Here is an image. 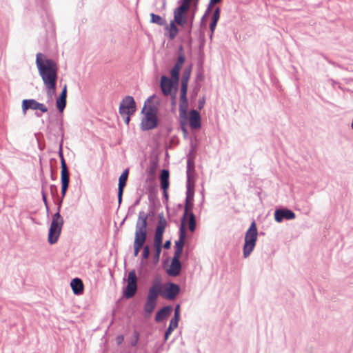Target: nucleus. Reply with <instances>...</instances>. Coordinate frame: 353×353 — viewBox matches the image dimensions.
Segmentation results:
<instances>
[{
	"mask_svg": "<svg viewBox=\"0 0 353 353\" xmlns=\"http://www.w3.org/2000/svg\"><path fill=\"white\" fill-rule=\"evenodd\" d=\"M123 340V336H121L117 337V341L119 343H120Z\"/></svg>",
	"mask_w": 353,
	"mask_h": 353,
	"instance_id": "bf43d9fd",
	"label": "nucleus"
},
{
	"mask_svg": "<svg viewBox=\"0 0 353 353\" xmlns=\"http://www.w3.org/2000/svg\"><path fill=\"white\" fill-rule=\"evenodd\" d=\"M194 14L193 13L190 19H192V21H193L194 20Z\"/></svg>",
	"mask_w": 353,
	"mask_h": 353,
	"instance_id": "69168bd1",
	"label": "nucleus"
},
{
	"mask_svg": "<svg viewBox=\"0 0 353 353\" xmlns=\"http://www.w3.org/2000/svg\"><path fill=\"white\" fill-rule=\"evenodd\" d=\"M149 254H150L149 247L148 245H146L143 248V254H142L143 258L144 259H147L149 256Z\"/></svg>",
	"mask_w": 353,
	"mask_h": 353,
	"instance_id": "e433bc0d",
	"label": "nucleus"
},
{
	"mask_svg": "<svg viewBox=\"0 0 353 353\" xmlns=\"http://www.w3.org/2000/svg\"><path fill=\"white\" fill-rule=\"evenodd\" d=\"M187 23H188L189 32H190L192 28V24H193L192 19H190L189 21H188Z\"/></svg>",
	"mask_w": 353,
	"mask_h": 353,
	"instance_id": "8fccbe9b",
	"label": "nucleus"
},
{
	"mask_svg": "<svg viewBox=\"0 0 353 353\" xmlns=\"http://www.w3.org/2000/svg\"><path fill=\"white\" fill-rule=\"evenodd\" d=\"M178 84L179 81H175L172 77L170 79L165 75H162L161 77L160 87L165 96L171 95L172 88L176 89Z\"/></svg>",
	"mask_w": 353,
	"mask_h": 353,
	"instance_id": "9d476101",
	"label": "nucleus"
},
{
	"mask_svg": "<svg viewBox=\"0 0 353 353\" xmlns=\"http://www.w3.org/2000/svg\"><path fill=\"white\" fill-rule=\"evenodd\" d=\"M159 221H165L164 219H163V214H160L159 215Z\"/></svg>",
	"mask_w": 353,
	"mask_h": 353,
	"instance_id": "e2e57ef3",
	"label": "nucleus"
},
{
	"mask_svg": "<svg viewBox=\"0 0 353 353\" xmlns=\"http://www.w3.org/2000/svg\"><path fill=\"white\" fill-rule=\"evenodd\" d=\"M157 210V203L152 195H149L148 201L142 205L137 221H152Z\"/></svg>",
	"mask_w": 353,
	"mask_h": 353,
	"instance_id": "423d86ee",
	"label": "nucleus"
},
{
	"mask_svg": "<svg viewBox=\"0 0 353 353\" xmlns=\"http://www.w3.org/2000/svg\"><path fill=\"white\" fill-rule=\"evenodd\" d=\"M140 201H141V198L139 197V199H137L135 202L134 203V204L129 208V212H130V210H135L136 209V206L138 205L139 203H140Z\"/></svg>",
	"mask_w": 353,
	"mask_h": 353,
	"instance_id": "c03bdc74",
	"label": "nucleus"
},
{
	"mask_svg": "<svg viewBox=\"0 0 353 353\" xmlns=\"http://www.w3.org/2000/svg\"><path fill=\"white\" fill-rule=\"evenodd\" d=\"M170 245H171L170 241H165V243H164V245H163V246H164V248H165V249H168V248H170Z\"/></svg>",
	"mask_w": 353,
	"mask_h": 353,
	"instance_id": "603ef678",
	"label": "nucleus"
},
{
	"mask_svg": "<svg viewBox=\"0 0 353 353\" xmlns=\"http://www.w3.org/2000/svg\"><path fill=\"white\" fill-rule=\"evenodd\" d=\"M128 174H129L128 169H125L122 172V174L120 175L119 179V185H118V201H119V203H121V202L122 201L123 189L126 185Z\"/></svg>",
	"mask_w": 353,
	"mask_h": 353,
	"instance_id": "a211bd4d",
	"label": "nucleus"
},
{
	"mask_svg": "<svg viewBox=\"0 0 353 353\" xmlns=\"http://www.w3.org/2000/svg\"><path fill=\"white\" fill-rule=\"evenodd\" d=\"M175 103H176V94L174 93V94L172 95V104L173 105H174Z\"/></svg>",
	"mask_w": 353,
	"mask_h": 353,
	"instance_id": "864d4df0",
	"label": "nucleus"
},
{
	"mask_svg": "<svg viewBox=\"0 0 353 353\" xmlns=\"http://www.w3.org/2000/svg\"><path fill=\"white\" fill-rule=\"evenodd\" d=\"M188 102L187 95L180 96L179 112L181 117H185L187 114Z\"/></svg>",
	"mask_w": 353,
	"mask_h": 353,
	"instance_id": "a878e982",
	"label": "nucleus"
},
{
	"mask_svg": "<svg viewBox=\"0 0 353 353\" xmlns=\"http://www.w3.org/2000/svg\"><path fill=\"white\" fill-rule=\"evenodd\" d=\"M155 97V94H153L150 97H149L145 101V103H144V105H145V108H147L148 107L149 103H150L152 101V99Z\"/></svg>",
	"mask_w": 353,
	"mask_h": 353,
	"instance_id": "37998d69",
	"label": "nucleus"
},
{
	"mask_svg": "<svg viewBox=\"0 0 353 353\" xmlns=\"http://www.w3.org/2000/svg\"><path fill=\"white\" fill-rule=\"evenodd\" d=\"M40 110L42 112H46L48 108L43 103H39L34 99H23L22 101V111L26 114L28 110Z\"/></svg>",
	"mask_w": 353,
	"mask_h": 353,
	"instance_id": "9b49d317",
	"label": "nucleus"
},
{
	"mask_svg": "<svg viewBox=\"0 0 353 353\" xmlns=\"http://www.w3.org/2000/svg\"><path fill=\"white\" fill-rule=\"evenodd\" d=\"M188 223V227L190 231L194 232L196 228V222H186V225Z\"/></svg>",
	"mask_w": 353,
	"mask_h": 353,
	"instance_id": "a18cd8bd",
	"label": "nucleus"
},
{
	"mask_svg": "<svg viewBox=\"0 0 353 353\" xmlns=\"http://www.w3.org/2000/svg\"><path fill=\"white\" fill-rule=\"evenodd\" d=\"M137 290V276L134 270L128 273L127 279V286L123 290V296L126 299L134 296Z\"/></svg>",
	"mask_w": 353,
	"mask_h": 353,
	"instance_id": "6e6552de",
	"label": "nucleus"
},
{
	"mask_svg": "<svg viewBox=\"0 0 353 353\" xmlns=\"http://www.w3.org/2000/svg\"><path fill=\"white\" fill-rule=\"evenodd\" d=\"M136 112V103L132 96H125L119 104L120 114H134Z\"/></svg>",
	"mask_w": 353,
	"mask_h": 353,
	"instance_id": "1a4fd4ad",
	"label": "nucleus"
},
{
	"mask_svg": "<svg viewBox=\"0 0 353 353\" xmlns=\"http://www.w3.org/2000/svg\"><path fill=\"white\" fill-rule=\"evenodd\" d=\"M57 188L55 185H50V191L52 194H54V192L57 191Z\"/></svg>",
	"mask_w": 353,
	"mask_h": 353,
	"instance_id": "3c124183",
	"label": "nucleus"
},
{
	"mask_svg": "<svg viewBox=\"0 0 353 353\" xmlns=\"http://www.w3.org/2000/svg\"><path fill=\"white\" fill-rule=\"evenodd\" d=\"M186 12L176 8L174 10L173 21L180 26H184L188 22V16Z\"/></svg>",
	"mask_w": 353,
	"mask_h": 353,
	"instance_id": "6ab92c4d",
	"label": "nucleus"
},
{
	"mask_svg": "<svg viewBox=\"0 0 353 353\" xmlns=\"http://www.w3.org/2000/svg\"><path fill=\"white\" fill-rule=\"evenodd\" d=\"M161 286L160 283H154L150 288L147 296L146 302L144 305V312L150 316L154 311L156 305L157 297L161 294Z\"/></svg>",
	"mask_w": 353,
	"mask_h": 353,
	"instance_id": "0eeeda50",
	"label": "nucleus"
},
{
	"mask_svg": "<svg viewBox=\"0 0 353 353\" xmlns=\"http://www.w3.org/2000/svg\"><path fill=\"white\" fill-rule=\"evenodd\" d=\"M59 157L61 160V167L64 166V165H66L63 154V150H62V143H61L59 146Z\"/></svg>",
	"mask_w": 353,
	"mask_h": 353,
	"instance_id": "f704fd0d",
	"label": "nucleus"
},
{
	"mask_svg": "<svg viewBox=\"0 0 353 353\" xmlns=\"http://www.w3.org/2000/svg\"><path fill=\"white\" fill-rule=\"evenodd\" d=\"M186 222H181L180 226V236L179 240L175 242V252L174 255L181 256L184 245V241L186 236Z\"/></svg>",
	"mask_w": 353,
	"mask_h": 353,
	"instance_id": "ddd939ff",
	"label": "nucleus"
},
{
	"mask_svg": "<svg viewBox=\"0 0 353 353\" xmlns=\"http://www.w3.org/2000/svg\"><path fill=\"white\" fill-rule=\"evenodd\" d=\"M160 224L157 227L154 236V246L159 247V245H162L163 234L165 230V225H163V222H159Z\"/></svg>",
	"mask_w": 353,
	"mask_h": 353,
	"instance_id": "5701e85b",
	"label": "nucleus"
},
{
	"mask_svg": "<svg viewBox=\"0 0 353 353\" xmlns=\"http://www.w3.org/2000/svg\"><path fill=\"white\" fill-rule=\"evenodd\" d=\"M60 217V214L59 212H57L54 214L53 219L52 221H56L57 218Z\"/></svg>",
	"mask_w": 353,
	"mask_h": 353,
	"instance_id": "6e6d98bb",
	"label": "nucleus"
},
{
	"mask_svg": "<svg viewBox=\"0 0 353 353\" xmlns=\"http://www.w3.org/2000/svg\"><path fill=\"white\" fill-rule=\"evenodd\" d=\"M186 188L185 205L180 221H196L195 216L192 212L194 194V182L187 181Z\"/></svg>",
	"mask_w": 353,
	"mask_h": 353,
	"instance_id": "7ed1b4c3",
	"label": "nucleus"
},
{
	"mask_svg": "<svg viewBox=\"0 0 353 353\" xmlns=\"http://www.w3.org/2000/svg\"><path fill=\"white\" fill-rule=\"evenodd\" d=\"M188 85L181 84L180 96L187 95Z\"/></svg>",
	"mask_w": 353,
	"mask_h": 353,
	"instance_id": "c9c22d12",
	"label": "nucleus"
},
{
	"mask_svg": "<svg viewBox=\"0 0 353 353\" xmlns=\"http://www.w3.org/2000/svg\"><path fill=\"white\" fill-rule=\"evenodd\" d=\"M185 61V57L183 53H180L179 54L176 63L172 68V69L170 71V75L171 77L175 81H179V74L180 70L181 69V67L183 64L184 63Z\"/></svg>",
	"mask_w": 353,
	"mask_h": 353,
	"instance_id": "f3484780",
	"label": "nucleus"
},
{
	"mask_svg": "<svg viewBox=\"0 0 353 353\" xmlns=\"http://www.w3.org/2000/svg\"><path fill=\"white\" fill-rule=\"evenodd\" d=\"M258 232L254 222H252L249 229L247 230L245 236V243L243 246V256L247 258L253 251L257 240Z\"/></svg>",
	"mask_w": 353,
	"mask_h": 353,
	"instance_id": "20e7f679",
	"label": "nucleus"
},
{
	"mask_svg": "<svg viewBox=\"0 0 353 353\" xmlns=\"http://www.w3.org/2000/svg\"><path fill=\"white\" fill-rule=\"evenodd\" d=\"M208 16V14H207L206 12H205V14H203V16L201 18V22H203L204 20L205 19V18Z\"/></svg>",
	"mask_w": 353,
	"mask_h": 353,
	"instance_id": "13d9d810",
	"label": "nucleus"
},
{
	"mask_svg": "<svg viewBox=\"0 0 353 353\" xmlns=\"http://www.w3.org/2000/svg\"><path fill=\"white\" fill-rule=\"evenodd\" d=\"M70 286L72 289L74 294H81L83 292V283L79 278H75L72 280Z\"/></svg>",
	"mask_w": 353,
	"mask_h": 353,
	"instance_id": "b1692460",
	"label": "nucleus"
},
{
	"mask_svg": "<svg viewBox=\"0 0 353 353\" xmlns=\"http://www.w3.org/2000/svg\"><path fill=\"white\" fill-rule=\"evenodd\" d=\"M42 196H43V199L44 202L46 203V196L43 192H42Z\"/></svg>",
	"mask_w": 353,
	"mask_h": 353,
	"instance_id": "680f3d73",
	"label": "nucleus"
},
{
	"mask_svg": "<svg viewBox=\"0 0 353 353\" xmlns=\"http://www.w3.org/2000/svg\"><path fill=\"white\" fill-rule=\"evenodd\" d=\"M155 248V250H156V254H155V256H154V259L158 261L159 259V256H160V253H161V245H159V247H154Z\"/></svg>",
	"mask_w": 353,
	"mask_h": 353,
	"instance_id": "4c0bfd02",
	"label": "nucleus"
},
{
	"mask_svg": "<svg viewBox=\"0 0 353 353\" xmlns=\"http://www.w3.org/2000/svg\"><path fill=\"white\" fill-rule=\"evenodd\" d=\"M191 1L192 0H182L181 5L178 6L177 8L188 12L190 7Z\"/></svg>",
	"mask_w": 353,
	"mask_h": 353,
	"instance_id": "72a5a7b5",
	"label": "nucleus"
},
{
	"mask_svg": "<svg viewBox=\"0 0 353 353\" xmlns=\"http://www.w3.org/2000/svg\"><path fill=\"white\" fill-rule=\"evenodd\" d=\"M220 14H221V10L219 7L216 8L214 12H213V14H212V19H211V22L210 23V32H211V34L210 35V38L212 39V36H213V34H214V32L216 29V25H217V22L220 18Z\"/></svg>",
	"mask_w": 353,
	"mask_h": 353,
	"instance_id": "4be33fe9",
	"label": "nucleus"
},
{
	"mask_svg": "<svg viewBox=\"0 0 353 353\" xmlns=\"http://www.w3.org/2000/svg\"><path fill=\"white\" fill-rule=\"evenodd\" d=\"M36 65L39 75L45 85L47 96L50 99H52L53 95L56 93L57 80V63L51 59L45 58L44 55L39 52L37 54Z\"/></svg>",
	"mask_w": 353,
	"mask_h": 353,
	"instance_id": "f257e3e1",
	"label": "nucleus"
},
{
	"mask_svg": "<svg viewBox=\"0 0 353 353\" xmlns=\"http://www.w3.org/2000/svg\"><path fill=\"white\" fill-rule=\"evenodd\" d=\"M178 319L172 318L170 322V325L168 328L167 329L165 334V340L167 341L168 339L169 336L171 334L172 331L178 327Z\"/></svg>",
	"mask_w": 353,
	"mask_h": 353,
	"instance_id": "c85d7f7f",
	"label": "nucleus"
},
{
	"mask_svg": "<svg viewBox=\"0 0 353 353\" xmlns=\"http://www.w3.org/2000/svg\"><path fill=\"white\" fill-rule=\"evenodd\" d=\"M213 4H211V0L210 1L209 5L208 6V8L205 12L209 14L210 12L212 10V7Z\"/></svg>",
	"mask_w": 353,
	"mask_h": 353,
	"instance_id": "09e8293b",
	"label": "nucleus"
},
{
	"mask_svg": "<svg viewBox=\"0 0 353 353\" xmlns=\"http://www.w3.org/2000/svg\"><path fill=\"white\" fill-rule=\"evenodd\" d=\"M62 223L63 222H51L48 238L50 244H54L58 241L62 229Z\"/></svg>",
	"mask_w": 353,
	"mask_h": 353,
	"instance_id": "f8f14e48",
	"label": "nucleus"
},
{
	"mask_svg": "<svg viewBox=\"0 0 353 353\" xmlns=\"http://www.w3.org/2000/svg\"><path fill=\"white\" fill-rule=\"evenodd\" d=\"M59 97L66 99V98H67V86H66V85H65L63 86V88Z\"/></svg>",
	"mask_w": 353,
	"mask_h": 353,
	"instance_id": "a19ab883",
	"label": "nucleus"
},
{
	"mask_svg": "<svg viewBox=\"0 0 353 353\" xmlns=\"http://www.w3.org/2000/svg\"><path fill=\"white\" fill-rule=\"evenodd\" d=\"M150 22L152 23L157 24L159 26H165L166 20L161 16L154 13L150 14Z\"/></svg>",
	"mask_w": 353,
	"mask_h": 353,
	"instance_id": "c756f323",
	"label": "nucleus"
},
{
	"mask_svg": "<svg viewBox=\"0 0 353 353\" xmlns=\"http://www.w3.org/2000/svg\"><path fill=\"white\" fill-rule=\"evenodd\" d=\"M134 211H135V210H130V212H129V211H128L127 216H130V214H132V213H134Z\"/></svg>",
	"mask_w": 353,
	"mask_h": 353,
	"instance_id": "0e129e2a",
	"label": "nucleus"
},
{
	"mask_svg": "<svg viewBox=\"0 0 353 353\" xmlns=\"http://www.w3.org/2000/svg\"><path fill=\"white\" fill-rule=\"evenodd\" d=\"M179 287L176 284L170 283L164 286V290L161 293L164 298L173 300L179 294Z\"/></svg>",
	"mask_w": 353,
	"mask_h": 353,
	"instance_id": "4468645a",
	"label": "nucleus"
},
{
	"mask_svg": "<svg viewBox=\"0 0 353 353\" xmlns=\"http://www.w3.org/2000/svg\"><path fill=\"white\" fill-rule=\"evenodd\" d=\"M176 24V22L171 21L170 25L165 26V30L169 31L168 37L170 40L175 39L179 33V28Z\"/></svg>",
	"mask_w": 353,
	"mask_h": 353,
	"instance_id": "cd10ccee",
	"label": "nucleus"
},
{
	"mask_svg": "<svg viewBox=\"0 0 353 353\" xmlns=\"http://www.w3.org/2000/svg\"><path fill=\"white\" fill-rule=\"evenodd\" d=\"M194 161L188 159V161H187V170H186L187 181H189V182H192L193 181L191 179V172H194Z\"/></svg>",
	"mask_w": 353,
	"mask_h": 353,
	"instance_id": "2f4dec72",
	"label": "nucleus"
},
{
	"mask_svg": "<svg viewBox=\"0 0 353 353\" xmlns=\"http://www.w3.org/2000/svg\"><path fill=\"white\" fill-rule=\"evenodd\" d=\"M123 117L124 122L126 125H128L130 121V116L132 114H120Z\"/></svg>",
	"mask_w": 353,
	"mask_h": 353,
	"instance_id": "79ce46f5",
	"label": "nucleus"
},
{
	"mask_svg": "<svg viewBox=\"0 0 353 353\" xmlns=\"http://www.w3.org/2000/svg\"><path fill=\"white\" fill-rule=\"evenodd\" d=\"M196 1H198L199 0H196Z\"/></svg>",
	"mask_w": 353,
	"mask_h": 353,
	"instance_id": "774afa93",
	"label": "nucleus"
},
{
	"mask_svg": "<svg viewBox=\"0 0 353 353\" xmlns=\"http://www.w3.org/2000/svg\"><path fill=\"white\" fill-rule=\"evenodd\" d=\"M181 128H182V131L184 133V134H186L188 132L186 128L184 126H183Z\"/></svg>",
	"mask_w": 353,
	"mask_h": 353,
	"instance_id": "052dcab7",
	"label": "nucleus"
},
{
	"mask_svg": "<svg viewBox=\"0 0 353 353\" xmlns=\"http://www.w3.org/2000/svg\"><path fill=\"white\" fill-rule=\"evenodd\" d=\"M205 103V98L204 97L199 99V101H198V108L199 110H201L204 107Z\"/></svg>",
	"mask_w": 353,
	"mask_h": 353,
	"instance_id": "58836bf2",
	"label": "nucleus"
},
{
	"mask_svg": "<svg viewBox=\"0 0 353 353\" xmlns=\"http://www.w3.org/2000/svg\"><path fill=\"white\" fill-rule=\"evenodd\" d=\"M189 123L192 129H198L201 128V116L199 112L196 110H192L189 112Z\"/></svg>",
	"mask_w": 353,
	"mask_h": 353,
	"instance_id": "412c9836",
	"label": "nucleus"
},
{
	"mask_svg": "<svg viewBox=\"0 0 353 353\" xmlns=\"http://www.w3.org/2000/svg\"><path fill=\"white\" fill-rule=\"evenodd\" d=\"M143 117L141 119L140 127L141 130L148 131L156 128L158 125V108L155 105H145L141 110Z\"/></svg>",
	"mask_w": 353,
	"mask_h": 353,
	"instance_id": "f03ea898",
	"label": "nucleus"
},
{
	"mask_svg": "<svg viewBox=\"0 0 353 353\" xmlns=\"http://www.w3.org/2000/svg\"><path fill=\"white\" fill-rule=\"evenodd\" d=\"M59 97L66 99V98H67V86H66V85H65L63 86V88Z\"/></svg>",
	"mask_w": 353,
	"mask_h": 353,
	"instance_id": "ea45409f",
	"label": "nucleus"
},
{
	"mask_svg": "<svg viewBox=\"0 0 353 353\" xmlns=\"http://www.w3.org/2000/svg\"><path fill=\"white\" fill-rule=\"evenodd\" d=\"M126 219V217H125L123 219V221H125Z\"/></svg>",
	"mask_w": 353,
	"mask_h": 353,
	"instance_id": "338daca9",
	"label": "nucleus"
},
{
	"mask_svg": "<svg viewBox=\"0 0 353 353\" xmlns=\"http://www.w3.org/2000/svg\"><path fill=\"white\" fill-rule=\"evenodd\" d=\"M179 317H180V315H179V305H178L176 307V308H175L174 319H176L179 320Z\"/></svg>",
	"mask_w": 353,
	"mask_h": 353,
	"instance_id": "49530a36",
	"label": "nucleus"
},
{
	"mask_svg": "<svg viewBox=\"0 0 353 353\" xmlns=\"http://www.w3.org/2000/svg\"><path fill=\"white\" fill-rule=\"evenodd\" d=\"M192 71V65L185 68L183 72L181 84L188 85V81L190 78Z\"/></svg>",
	"mask_w": 353,
	"mask_h": 353,
	"instance_id": "7c9ffc66",
	"label": "nucleus"
},
{
	"mask_svg": "<svg viewBox=\"0 0 353 353\" xmlns=\"http://www.w3.org/2000/svg\"><path fill=\"white\" fill-rule=\"evenodd\" d=\"M147 222H138L136 225L134 241V255L137 256L146 240Z\"/></svg>",
	"mask_w": 353,
	"mask_h": 353,
	"instance_id": "39448f33",
	"label": "nucleus"
},
{
	"mask_svg": "<svg viewBox=\"0 0 353 353\" xmlns=\"http://www.w3.org/2000/svg\"><path fill=\"white\" fill-rule=\"evenodd\" d=\"M172 307L171 306H166L161 308L156 314L155 321L157 322H160L163 321L165 318H166L171 312Z\"/></svg>",
	"mask_w": 353,
	"mask_h": 353,
	"instance_id": "bb28decb",
	"label": "nucleus"
},
{
	"mask_svg": "<svg viewBox=\"0 0 353 353\" xmlns=\"http://www.w3.org/2000/svg\"><path fill=\"white\" fill-rule=\"evenodd\" d=\"M56 106L60 112H63L66 106V99L59 97L56 100Z\"/></svg>",
	"mask_w": 353,
	"mask_h": 353,
	"instance_id": "473e14b6",
	"label": "nucleus"
},
{
	"mask_svg": "<svg viewBox=\"0 0 353 353\" xmlns=\"http://www.w3.org/2000/svg\"><path fill=\"white\" fill-rule=\"evenodd\" d=\"M168 188H165V190H163V196L165 198V199H168Z\"/></svg>",
	"mask_w": 353,
	"mask_h": 353,
	"instance_id": "5fc2aeb1",
	"label": "nucleus"
},
{
	"mask_svg": "<svg viewBox=\"0 0 353 353\" xmlns=\"http://www.w3.org/2000/svg\"><path fill=\"white\" fill-rule=\"evenodd\" d=\"M181 256L174 255V257L172 259V263L170 265V267L167 270V273L170 276H177L181 270V263L179 261Z\"/></svg>",
	"mask_w": 353,
	"mask_h": 353,
	"instance_id": "aec40b11",
	"label": "nucleus"
},
{
	"mask_svg": "<svg viewBox=\"0 0 353 353\" xmlns=\"http://www.w3.org/2000/svg\"><path fill=\"white\" fill-rule=\"evenodd\" d=\"M222 0H211V4H216L221 1Z\"/></svg>",
	"mask_w": 353,
	"mask_h": 353,
	"instance_id": "4d7b16f0",
	"label": "nucleus"
},
{
	"mask_svg": "<svg viewBox=\"0 0 353 353\" xmlns=\"http://www.w3.org/2000/svg\"><path fill=\"white\" fill-rule=\"evenodd\" d=\"M296 218L294 212L286 208H279L274 212L275 221L291 220Z\"/></svg>",
	"mask_w": 353,
	"mask_h": 353,
	"instance_id": "2eb2a0df",
	"label": "nucleus"
},
{
	"mask_svg": "<svg viewBox=\"0 0 353 353\" xmlns=\"http://www.w3.org/2000/svg\"><path fill=\"white\" fill-rule=\"evenodd\" d=\"M169 176L170 173L168 170L163 169L161 170L160 174V183L161 188L162 190H165V188H168L169 187Z\"/></svg>",
	"mask_w": 353,
	"mask_h": 353,
	"instance_id": "393cba45",
	"label": "nucleus"
},
{
	"mask_svg": "<svg viewBox=\"0 0 353 353\" xmlns=\"http://www.w3.org/2000/svg\"><path fill=\"white\" fill-rule=\"evenodd\" d=\"M196 81H201L203 79V74H202V73H201V72H200V73H198V74H196Z\"/></svg>",
	"mask_w": 353,
	"mask_h": 353,
	"instance_id": "de8ad7c7",
	"label": "nucleus"
},
{
	"mask_svg": "<svg viewBox=\"0 0 353 353\" xmlns=\"http://www.w3.org/2000/svg\"><path fill=\"white\" fill-rule=\"evenodd\" d=\"M61 196L63 198L67 192L70 183V173L67 165L61 167Z\"/></svg>",
	"mask_w": 353,
	"mask_h": 353,
	"instance_id": "dca6fc26",
	"label": "nucleus"
}]
</instances>
